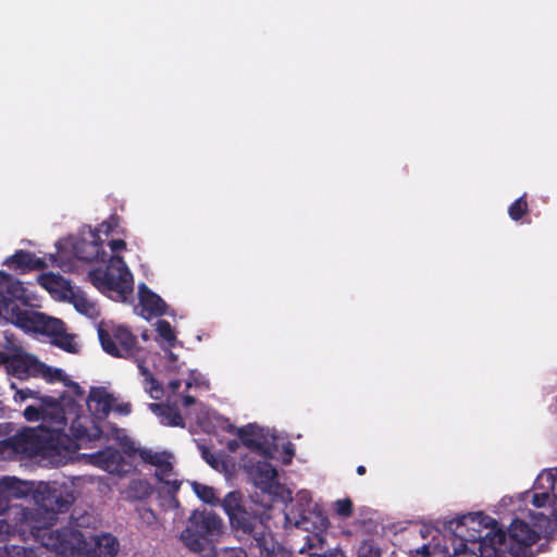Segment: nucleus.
Segmentation results:
<instances>
[{
  "label": "nucleus",
  "mask_w": 557,
  "mask_h": 557,
  "mask_svg": "<svg viewBox=\"0 0 557 557\" xmlns=\"http://www.w3.org/2000/svg\"><path fill=\"white\" fill-rule=\"evenodd\" d=\"M140 336H141V338H143L144 341H148V339H149L148 331H147V330H145V331L140 334Z\"/></svg>",
  "instance_id": "6e6d98bb"
},
{
  "label": "nucleus",
  "mask_w": 557,
  "mask_h": 557,
  "mask_svg": "<svg viewBox=\"0 0 557 557\" xmlns=\"http://www.w3.org/2000/svg\"><path fill=\"white\" fill-rule=\"evenodd\" d=\"M141 519L147 523H152L156 520V515L150 508H141L138 510Z\"/></svg>",
  "instance_id": "c03bdc74"
},
{
  "label": "nucleus",
  "mask_w": 557,
  "mask_h": 557,
  "mask_svg": "<svg viewBox=\"0 0 557 557\" xmlns=\"http://www.w3.org/2000/svg\"><path fill=\"white\" fill-rule=\"evenodd\" d=\"M195 403H196V398L194 396H191V395H184L182 397V405L185 408H188V407L193 406Z\"/></svg>",
  "instance_id": "09e8293b"
},
{
  "label": "nucleus",
  "mask_w": 557,
  "mask_h": 557,
  "mask_svg": "<svg viewBox=\"0 0 557 557\" xmlns=\"http://www.w3.org/2000/svg\"><path fill=\"white\" fill-rule=\"evenodd\" d=\"M8 557H38L34 547L11 545L5 547Z\"/></svg>",
  "instance_id": "f704fd0d"
},
{
  "label": "nucleus",
  "mask_w": 557,
  "mask_h": 557,
  "mask_svg": "<svg viewBox=\"0 0 557 557\" xmlns=\"http://www.w3.org/2000/svg\"><path fill=\"white\" fill-rule=\"evenodd\" d=\"M416 553V557H451L446 548L434 547L430 550L429 545H423Z\"/></svg>",
  "instance_id": "e433bc0d"
},
{
  "label": "nucleus",
  "mask_w": 557,
  "mask_h": 557,
  "mask_svg": "<svg viewBox=\"0 0 557 557\" xmlns=\"http://www.w3.org/2000/svg\"><path fill=\"white\" fill-rule=\"evenodd\" d=\"M40 400V408H45V414L52 422L62 425L65 423L64 410L61 406L60 399L52 396H41L38 393V398Z\"/></svg>",
  "instance_id": "412c9836"
},
{
  "label": "nucleus",
  "mask_w": 557,
  "mask_h": 557,
  "mask_svg": "<svg viewBox=\"0 0 557 557\" xmlns=\"http://www.w3.org/2000/svg\"><path fill=\"white\" fill-rule=\"evenodd\" d=\"M359 557H381L379 550L369 549L367 553L359 555Z\"/></svg>",
  "instance_id": "3c124183"
},
{
  "label": "nucleus",
  "mask_w": 557,
  "mask_h": 557,
  "mask_svg": "<svg viewBox=\"0 0 557 557\" xmlns=\"http://www.w3.org/2000/svg\"><path fill=\"white\" fill-rule=\"evenodd\" d=\"M17 301H25V287L11 274L0 271V315L10 322Z\"/></svg>",
  "instance_id": "f8f14e48"
},
{
  "label": "nucleus",
  "mask_w": 557,
  "mask_h": 557,
  "mask_svg": "<svg viewBox=\"0 0 557 557\" xmlns=\"http://www.w3.org/2000/svg\"><path fill=\"white\" fill-rule=\"evenodd\" d=\"M11 388L15 389V394L13 397L15 401H24L27 398H35V399L38 398V393H39L38 391H33L29 388L17 389L15 383H11Z\"/></svg>",
  "instance_id": "ea45409f"
},
{
  "label": "nucleus",
  "mask_w": 557,
  "mask_h": 557,
  "mask_svg": "<svg viewBox=\"0 0 557 557\" xmlns=\"http://www.w3.org/2000/svg\"><path fill=\"white\" fill-rule=\"evenodd\" d=\"M139 457L144 462L158 468L168 457H171V456L164 451L156 453V451H152L151 449H140Z\"/></svg>",
  "instance_id": "c756f323"
},
{
  "label": "nucleus",
  "mask_w": 557,
  "mask_h": 557,
  "mask_svg": "<svg viewBox=\"0 0 557 557\" xmlns=\"http://www.w3.org/2000/svg\"><path fill=\"white\" fill-rule=\"evenodd\" d=\"M318 522H315V528L320 531L326 530L330 525L329 519L326 516H323L322 513L317 515Z\"/></svg>",
  "instance_id": "a18cd8bd"
},
{
  "label": "nucleus",
  "mask_w": 557,
  "mask_h": 557,
  "mask_svg": "<svg viewBox=\"0 0 557 557\" xmlns=\"http://www.w3.org/2000/svg\"><path fill=\"white\" fill-rule=\"evenodd\" d=\"M534 490L535 492L532 496V505L536 508H542L548 503L552 492L547 488H536L535 485Z\"/></svg>",
  "instance_id": "4c0bfd02"
},
{
  "label": "nucleus",
  "mask_w": 557,
  "mask_h": 557,
  "mask_svg": "<svg viewBox=\"0 0 557 557\" xmlns=\"http://www.w3.org/2000/svg\"><path fill=\"white\" fill-rule=\"evenodd\" d=\"M139 302L143 311L147 312L149 315L160 317L165 313V301L145 284L139 286Z\"/></svg>",
  "instance_id": "a211bd4d"
},
{
  "label": "nucleus",
  "mask_w": 557,
  "mask_h": 557,
  "mask_svg": "<svg viewBox=\"0 0 557 557\" xmlns=\"http://www.w3.org/2000/svg\"><path fill=\"white\" fill-rule=\"evenodd\" d=\"M88 277L97 289L101 293H115L119 300H125L134 289L132 272L120 256H111L104 268L90 270Z\"/></svg>",
  "instance_id": "0eeeda50"
},
{
  "label": "nucleus",
  "mask_w": 557,
  "mask_h": 557,
  "mask_svg": "<svg viewBox=\"0 0 557 557\" xmlns=\"http://www.w3.org/2000/svg\"><path fill=\"white\" fill-rule=\"evenodd\" d=\"M98 337L102 349L115 358L133 359L143 350L136 335L123 325L112 326L110 330L100 326Z\"/></svg>",
  "instance_id": "9d476101"
},
{
  "label": "nucleus",
  "mask_w": 557,
  "mask_h": 557,
  "mask_svg": "<svg viewBox=\"0 0 557 557\" xmlns=\"http://www.w3.org/2000/svg\"><path fill=\"white\" fill-rule=\"evenodd\" d=\"M73 305L78 312L87 315L92 314L95 311V306L84 295L81 294L73 295Z\"/></svg>",
  "instance_id": "c9c22d12"
},
{
  "label": "nucleus",
  "mask_w": 557,
  "mask_h": 557,
  "mask_svg": "<svg viewBox=\"0 0 557 557\" xmlns=\"http://www.w3.org/2000/svg\"><path fill=\"white\" fill-rule=\"evenodd\" d=\"M112 410L119 414L127 416L132 411V405H131V403H121V404H116V405L113 404Z\"/></svg>",
  "instance_id": "79ce46f5"
},
{
  "label": "nucleus",
  "mask_w": 557,
  "mask_h": 557,
  "mask_svg": "<svg viewBox=\"0 0 557 557\" xmlns=\"http://www.w3.org/2000/svg\"><path fill=\"white\" fill-rule=\"evenodd\" d=\"M148 408L160 418L163 425L168 426H185L184 418L182 417L176 405L164 403H150Z\"/></svg>",
  "instance_id": "f3484780"
},
{
  "label": "nucleus",
  "mask_w": 557,
  "mask_h": 557,
  "mask_svg": "<svg viewBox=\"0 0 557 557\" xmlns=\"http://www.w3.org/2000/svg\"><path fill=\"white\" fill-rule=\"evenodd\" d=\"M356 472H357V474H359V475H363V474H366L367 469H366V467H364V466L360 465V466H358V467H357Z\"/></svg>",
  "instance_id": "603ef678"
},
{
  "label": "nucleus",
  "mask_w": 557,
  "mask_h": 557,
  "mask_svg": "<svg viewBox=\"0 0 557 557\" xmlns=\"http://www.w3.org/2000/svg\"><path fill=\"white\" fill-rule=\"evenodd\" d=\"M237 434H238V437L242 441V443L247 448H250L252 450L262 451V454L264 456L268 455V450L265 448H263L262 444L259 441L252 438L251 432L248 430V428L239 429Z\"/></svg>",
  "instance_id": "c85d7f7f"
},
{
  "label": "nucleus",
  "mask_w": 557,
  "mask_h": 557,
  "mask_svg": "<svg viewBox=\"0 0 557 557\" xmlns=\"http://www.w3.org/2000/svg\"><path fill=\"white\" fill-rule=\"evenodd\" d=\"M133 359L135 360V362L137 364L139 373L144 376V380H147L149 376L152 375L150 370L146 367L144 359L138 358V355Z\"/></svg>",
  "instance_id": "a19ab883"
},
{
  "label": "nucleus",
  "mask_w": 557,
  "mask_h": 557,
  "mask_svg": "<svg viewBox=\"0 0 557 557\" xmlns=\"http://www.w3.org/2000/svg\"><path fill=\"white\" fill-rule=\"evenodd\" d=\"M92 463L108 472L119 471L123 461L122 454L113 447H108L91 455Z\"/></svg>",
  "instance_id": "6ab92c4d"
},
{
  "label": "nucleus",
  "mask_w": 557,
  "mask_h": 557,
  "mask_svg": "<svg viewBox=\"0 0 557 557\" xmlns=\"http://www.w3.org/2000/svg\"><path fill=\"white\" fill-rule=\"evenodd\" d=\"M248 474L256 487L262 494H267L271 504L276 500H284L285 493L289 492L277 480V470L268 461H258L248 468Z\"/></svg>",
  "instance_id": "9b49d317"
},
{
  "label": "nucleus",
  "mask_w": 557,
  "mask_h": 557,
  "mask_svg": "<svg viewBox=\"0 0 557 557\" xmlns=\"http://www.w3.org/2000/svg\"><path fill=\"white\" fill-rule=\"evenodd\" d=\"M302 520H304V522H306L308 520V518L306 516H304Z\"/></svg>",
  "instance_id": "052dcab7"
},
{
  "label": "nucleus",
  "mask_w": 557,
  "mask_h": 557,
  "mask_svg": "<svg viewBox=\"0 0 557 557\" xmlns=\"http://www.w3.org/2000/svg\"><path fill=\"white\" fill-rule=\"evenodd\" d=\"M143 383L146 393H148L151 398L158 400L163 396V387L153 375L149 376L147 380H144Z\"/></svg>",
  "instance_id": "72a5a7b5"
},
{
  "label": "nucleus",
  "mask_w": 557,
  "mask_h": 557,
  "mask_svg": "<svg viewBox=\"0 0 557 557\" xmlns=\"http://www.w3.org/2000/svg\"><path fill=\"white\" fill-rule=\"evenodd\" d=\"M108 245L113 252L125 249L126 247V243L123 239H112Z\"/></svg>",
  "instance_id": "49530a36"
},
{
  "label": "nucleus",
  "mask_w": 557,
  "mask_h": 557,
  "mask_svg": "<svg viewBox=\"0 0 557 557\" xmlns=\"http://www.w3.org/2000/svg\"><path fill=\"white\" fill-rule=\"evenodd\" d=\"M285 453L289 455V459H290V458L293 457V455H294V451H293V449H290V448H286V449H285Z\"/></svg>",
  "instance_id": "4d7b16f0"
},
{
  "label": "nucleus",
  "mask_w": 557,
  "mask_h": 557,
  "mask_svg": "<svg viewBox=\"0 0 557 557\" xmlns=\"http://www.w3.org/2000/svg\"><path fill=\"white\" fill-rule=\"evenodd\" d=\"M7 360V355L2 351H0V366L4 364V361Z\"/></svg>",
  "instance_id": "5fc2aeb1"
},
{
  "label": "nucleus",
  "mask_w": 557,
  "mask_h": 557,
  "mask_svg": "<svg viewBox=\"0 0 557 557\" xmlns=\"http://www.w3.org/2000/svg\"><path fill=\"white\" fill-rule=\"evenodd\" d=\"M536 488L550 490L553 497L557 500V468L542 471L535 480Z\"/></svg>",
  "instance_id": "b1692460"
},
{
  "label": "nucleus",
  "mask_w": 557,
  "mask_h": 557,
  "mask_svg": "<svg viewBox=\"0 0 557 557\" xmlns=\"http://www.w3.org/2000/svg\"><path fill=\"white\" fill-rule=\"evenodd\" d=\"M193 490L196 495L206 504L211 506H221L222 499L220 500L215 495V490L212 486L194 482Z\"/></svg>",
  "instance_id": "393cba45"
},
{
  "label": "nucleus",
  "mask_w": 557,
  "mask_h": 557,
  "mask_svg": "<svg viewBox=\"0 0 557 557\" xmlns=\"http://www.w3.org/2000/svg\"><path fill=\"white\" fill-rule=\"evenodd\" d=\"M333 506L336 515L343 519L354 515V503L349 497L335 500Z\"/></svg>",
  "instance_id": "473e14b6"
},
{
  "label": "nucleus",
  "mask_w": 557,
  "mask_h": 557,
  "mask_svg": "<svg viewBox=\"0 0 557 557\" xmlns=\"http://www.w3.org/2000/svg\"><path fill=\"white\" fill-rule=\"evenodd\" d=\"M115 400L112 394L99 387L90 392L88 406L90 409L92 408L97 414L106 417L112 411Z\"/></svg>",
  "instance_id": "aec40b11"
},
{
  "label": "nucleus",
  "mask_w": 557,
  "mask_h": 557,
  "mask_svg": "<svg viewBox=\"0 0 557 557\" xmlns=\"http://www.w3.org/2000/svg\"><path fill=\"white\" fill-rule=\"evenodd\" d=\"M173 465L168 457L156 470L157 479L169 487V493H176L181 487V482L172 479Z\"/></svg>",
  "instance_id": "4be33fe9"
},
{
  "label": "nucleus",
  "mask_w": 557,
  "mask_h": 557,
  "mask_svg": "<svg viewBox=\"0 0 557 557\" xmlns=\"http://www.w3.org/2000/svg\"><path fill=\"white\" fill-rule=\"evenodd\" d=\"M151 494V486L147 481H133L128 486V497L135 499H145Z\"/></svg>",
  "instance_id": "bb28decb"
},
{
  "label": "nucleus",
  "mask_w": 557,
  "mask_h": 557,
  "mask_svg": "<svg viewBox=\"0 0 557 557\" xmlns=\"http://www.w3.org/2000/svg\"><path fill=\"white\" fill-rule=\"evenodd\" d=\"M182 385V382L180 380H172L169 382L168 387L173 392L176 393Z\"/></svg>",
  "instance_id": "8fccbe9b"
},
{
  "label": "nucleus",
  "mask_w": 557,
  "mask_h": 557,
  "mask_svg": "<svg viewBox=\"0 0 557 557\" xmlns=\"http://www.w3.org/2000/svg\"><path fill=\"white\" fill-rule=\"evenodd\" d=\"M529 211L527 194L516 199L508 208V214L512 221H520Z\"/></svg>",
  "instance_id": "a878e982"
},
{
  "label": "nucleus",
  "mask_w": 557,
  "mask_h": 557,
  "mask_svg": "<svg viewBox=\"0 0 557 557\" xmlns=\"http://www.w3.org/2000/svg\"><path fill=\"white\" fill-rule=\"evenodd\" d=\"M39 360L28 354L7 356L4 366L7 372L20 380H27L29 377H36L37 367Z\"/></svg>",
  "instance_id": "ddd939ff"
},
{
  "label": "nucleus",
  "mask_w": 557,
  "mask_h": 557,
  "mask_svg": "<svg viewBox=\"0 0 557 557\" xmlns=\"http://www.w3.org/2000/svg\"><path fill=\"white\" fill-rule=\"evenodd\" d=\"M36 372V377H42L48 383H54V382H64L65 385H75L78 387L77 384L73 383L72 381L67 380L66 374L61 369L51 368L47 366L46 363L39 361Z\"/></svg>",
  "instance_id": "5701e85b"
},
{
  "label": "nucleus",
  "mask_w": 557,
  "mask_h": 557,
  "mask_svg": "<svg viewBox=\"0 0 557 557\" xmlns=\"http://www.w3.org/2000/svg\"><path fill=\"white\" fill-rule=\"evenodd\" d=\"M111 230V226L108 225L107 228H106V232H109Z\"/></svg>",
  "instance_id": "bf43d9fd"
},
{
  "label": "nucleus",
  "mask_w": 557,
  "mask_h": 557,
  "mask_svg": "<svg viewBox=\"0 0 557 557\" xmlns=\"http://www.w3.org/2000/svg\"><path fill=\"white\" fill-rule=\"evenodd\" d=\"M486 531L487 541L482 547L484 557H520L536 543L537 533L521 519H513L508 532L498 528V523L482 527Z\"/></svg>",
  "instance_id": "20e7f679"
},
{
  "label": "nucleus",
  "mask_w": 557,
  "mask_h": 557,
  "mask_svg": "<svg viewBox=\"0 0 557 557\" xmlns=\"http://www.w3.org/2000/svg\"><path fill=\"white\" fill-rule=\"evenodd\" d=\"M157 332L171 347L175 345L176 336L169 321L159 320L157 322Z\"/></svg>",
  "instance_id": "2f4dec72"
},
{
  "label": "nucleus",
  "mask_w": 557,
  "mask_h": 557,
  "mask_svg": "<svg viewBox=\"0 0 557 557\" xmlns=\"http://www.w3.org/2000/svg\"><path fill=\"white\" fill-rule=\"evenodd\" d=\"M24 485V482L14 476H3L0 480V515L9 509L11 498H20L26 494Z\"/></svg>",
  "instance_id": "2eb2a0df"
},
{
  "label": "nucleus",
  "mask_w": 557,
  "mask_h": 557,
  "mask_svg": "<svg viewBox=\"0 0 557 557\" xmlns=\"http://www.w3.org/2000/svg\"><path fill=\"white\" fill-rule=\"evenodd\" d=\"M201 455H202V458L212 467H215L218 461L215 459V457L213 456V454L210 451L209 448H207L206 446H201Z\"/></svg>",
  "instance_id": "37998d69"
},
{
  "label": "nucleus",
  "mask_w": 557,
  "mask_h": 557,
  "mask_svg": "<svg viewBox=\"0 0 557 557\" xmlns=\"http://www.w3.org/2000/svg\"><path fill=\"white\" fill-rule=\"evenodd\" d=\"M221 507L235 537L259 548L261 553L269 549L271 504H258L239 491H231L222 498Z\"/></svg>",
  "instance_id": "f257e3e1"
},
{
  "label": "nucleus",
  "mask_w": 557,
  "mask_h": 557,
  "mask_svg": "<svg viewBox=\"0 0 557 557\" xmlns=\"http://www.w3.org/2000/svg\"><path fill=\"white\" fill-rule=\"evenodd\" d=\"M29 299L25 294V301H17L14 311L11 313V323L26 332H35L51 335L53 338L64 327L59 319L48 317L41 312L28 309Z\"/></svg>",
  "instance_id": "1a4fd4ad"
},
{
  "label": "nucleus",
  "mask_w": 557,
  "mask_h": 557,
  "mask_svg": "<svg viewBox=\"0 0 557 557\" xmlns=\"http://www.w3.org/2000/svg\"><path fill=\"white\" fill-rule=\"evenodd\" d=\"M223 520L215 512L195 510L181 537L190 550L210 556L214 552L213 543L223 533Z\"/></svg>",
  "instance_id": "39448f33"
},
{
  "label": "nucleus",
  "mask_w": 557,
  "mask_h": 557,
  "mask_svg": "<svg viewBox=\"0 0 557 557\" xmlns=\"http://www.w3.org/2000/svg\"><path fill=\"white\" fill-rule=\"evenodd\" d=\"M11 270L18 272L20 274H26L30 271L45 270L47 263L45 259L37 257L34 252L18 249L12 256L8 257L4 263Z\"/></svg>",
  "instance_id": "4468645a"
},
{
  "label": "nucleus",
  "mask_w": 557,
  "mask_h": 557,
  "mask_svg": "<svg viewBox=\"0 0 557 557\" xmlns=\"http://www.w3.org/2000/svg\"><path fill=\"white\" fill-rule=\"evenodd\" d=\"M72 429L75 430L73 434L76 438H78V440H83L84 437L90 438L89 435L87 434V431L85 428L81 426V428L75 429L73 425Z\"/></svg>",
  "instance_id": "de8ad7c7"
},
{
  "label": "nucleus",
  "mask_w": 557,
  "mask_h": 557,
  "mask_svg": "<svg viewBox=\"0 0 557 557\" xmlns=\"http://www.w3.org/2000/svg\"><path fill=\"white\" fill-rule=\"evenodd\" d=\"M495 523V519L482 511L469 512L448 522V529L460 539L462 549L455 548L451 557H484L482 547L486 544V534L482 535V527Z\"/></svg>",
  "instance_id": "423d86ee"
},
{
  "label": "nucleus",
  "mask_w": 557,
  "mask_h": 557,
  "mask_svg": "<svg viewBox=\"0 0 557 557\" xmlns=\"http://www.w3.org/2000/svg\"><path fill=\"white\" fill-rule=\"evenodd\" d=\"M64 282L65 280L60 274H54L52 272L42 273L39 276L40 285L50 292L63 287Z\"/></svg>",
  "instance_id": "cd10ccee"
},
{
  "label": "nucleus",
  "mask_w": 557,
  "mask_h": 557,
  "mask_svg": "<svg viewBox=\"0 0 557 557\" xmlns=\"http://www.w3.org/2000/svg\"><path fill=\"white\" fill-rule=\"evenodd\" d=\"M49 447V436L42 428H25L0 442V455L36 457Z\"/></svg>",
  "instance_id": "6e6552de"
},
{
  "label": "nucleus",
  "mask_w": 557,
  "mask_h": 557,
  "mask_svg": "<svg viewBox=\"0 0 557 557\" xmlns=\"http://www.w3.org/2000/svg\"><path fill=\"white\" fill-rule=\"evenodd\" d=\"M310 557H322V556L321 555L312 554V555H310Z\"/></svg>",
  "instance_id": "13d9d810"
},
{
  "label": "nucleus",
  "mask_w": 557,
  "mask_h": 557,
  "mask_svg": "<svg viewBox=\"0 0 557 557\" xmlns=\"http://www.w3.org/2000/svg\"><path fill=\"white\" fill-rule=\"evenodd\" d=\"M35 534L42 541V546L60 557H114L119 542L109 533L86 536L73 527H63L55 532L34 528Z\"/></svg>",
  "instance_id": "f03ea898"
},
{
  "label": "nucleus",
  "mask_w": 557,
  "mask_h": 557,
  "mask_svg": "<svg viewBox=\"0 0 557 557\" xmlns=\"http://www.w3.org/2000/svg\"><path fill=\"white\" fill-rule=\"evenodd\" d=\"M74 253L78 260L85 262L106 261L107 257V252L99 237L92 242H78L74 246Z\"/></svg>",
  "instance_id": "dca6fc26"
},
{
  "label": "nucleus",
  "mask_w": 557,
  "mask_h": 557,
  "mask_svg": "<svg viewBox=\"0 0 557 557\" xmlns=\"http://www.w3.org/2000/svg\"><path fill=\"white\" fill-rule=\"evenodd\" d=\"M45 408L27 406L24 410V417L27 421H39L48 419L45 414Z\"/></svg>",
  "instance_id": "58836bf2"
},
{
  "label": "nucleus",
  "mask_w": 557,
  "mask_h": 557,
  "mask_svg": "<svg viewBox=\"0 0 557 557\" xmlns=\"http://www.w3.org/2000/svg\"><path fill=\"white\" fill-rule=\"evenodd\" d=\"M52 343L57 347H59L67 352L76 351V347L74 344V337L71 334H67L64 331V329L59 334H57V336L53 338Z\"/></svg>",
  "instance_id": "7c9ffc66"
},
{
  "label": "nucleus",
  "mask_w": 557,
  "mask_h": 557,
  "mask_svg": "<svg viewBox=\"0 0 557 557\" xmlns=\"http://www.w3.org/2000/svg\"><path fill=\"white\" fill-rule=\"evenodd\" d=\"M238 444L236 441H231L227 445L228 449L234 451L237 448Z\"/></svg>",
  "instance_id": "864d4df0"
},
{
  "label": "nucleus",
  "mask_w": 557,
  "mask_h": 557,
  "mask_svg": "<svg viewBox=\"0 0 557 557\" xmlns=\"http://www.w3.org/2000/svg\"><path fill=\"white\" fill-rule=\"evenodd\" d=\"M37 508H22L17 515L20 530L29 531L30 535L42 546V541L35 534L34 528L51 530L57 520V513L66 512L75 498L73 492L66 486L57 483H40L34 494Z\"/></svg>",
  "instance_id": "7ed1b4c3"
}]
</instances>
